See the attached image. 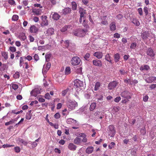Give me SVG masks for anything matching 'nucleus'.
I'll use <instances>...</instances> for the list:
<instances>
[{
  "label": "nucleus",
  "instance_id": "obj_1",
  "mask_svg": "<svg viewBox=\"0 0 156 156\" xmlns=\"http://www.w3.org/2000/svg\"><path fill=\"white\" fill-rule=\"evenodd\" d=\"M74 87L77 92L81 90H83L85 87V86L83 82L80 80L76 79L74 81Z\"/></svg>",
  "mask_w": 156,
  "mask_h": 156
},
{
  "label": "nucleus",
  "instance_id": "obj_2",
  "mask_svg": "<svg viewBox=\"0 0 156 156\" xmlns=\"http://www.w3.org/2000/svg\"><path fill=\"white\" fill-rule=\"evenodd\" d=\"M66 105L68 108L70 110H73L77 106V103L75 101L69 100L67 101Z\"/></svg>",
  "mask_w": 156,
  "mask_h": 156
},
{
  "label": "nucleus",
  "instance_id": "obj_3",
  "mask_svg": "<svg viewBox=\"0 0 156 156\" xmlns=\"http://www.w3.org/2000/svg\"><path fill=\"white\" fill-rule=\"evenodd\" d=\"M66 44V46L68 49L72 52H74L75 50V46L74 44H70L68 40L66 41H65Z\"/></svg>",
  "mask_w": 156,
  "mask_h": 156
},
{
  "label": "nucleus",
  "instance_id": "obj_4",
  "mask_svg": "<svg viewBox=\"0 0 156 156\" xmlns=\"http://www.w3.org/2000/svg\"><path fill=\"white\" fill-rule=\"evenodd\" d=\"M81 61L80 58L77 56L73 57L71 60V64L73 66H76L79 64Z\"/></svg>",
  "mask_w": 156,
  "mask_h": 156
},
{
  "label": "nucleus",
  "instance_id": "obj_5",
  "mask_svg": "<svg viewBox=\"0 0 156 156\" xmlns=\"http://www.w3.org/2000/svg\"><path fill=\"white\" fill-rule=\"evenodd\" d=\"M86 30L81 29L78 30L77 31H74L73 34L74 35L80 37H83L85 35Z\"/></svg>",
  "mask_w": 156,
  "mask_h": 156
},
{
  "label": "nucleus",
  "instance_id": "obj_6",
  "mask_svg": "<svg viewBox=\"0 0 156 156\" xmlns=\"http://www.w3.org/2000/svg\"><path fill=\"white\" fill-rule=\"evenodd\" d=\"M108 131L109 135L111 137H113L115 133L114 126L112 125L109 126L108 128Z\"/></svg>",
  "mask_w": 156,
  "mask_h": 156
},
{
  "label": "nucleus",
  "instance_id": "obj_7",
  "mask_svg": "<svg viewBox=\"0 0 156 156\" xmlns=\"http://www.w3.org/2000/svg\"><path fill=\"white\" fill-rule=\"evenodd\" d=\"M42 22L41 25L42 27L47 26L48 25V21L47 20V17L46 16H41Z\"/></svg>",
  "mask_w": 156,
  "mask_h": 156
},
{
  "label": "nucleus",
  "instance_id": "obj_8",
  "mask_svg": "<svg viewBox=\"0 0 156 156\" xmlns=\"http://www.w3.org/2000/svg\"><path fill=\"white\" fill-rule=\"evenodd\" d=\"M54 29L52 28H49L44 32L46 36H50L54 34Z\"/></svg>",
  "mask_w": 156,
  "mask_h": 156
},
{
  "label": "nucleus",
  "instance_id": "obj_9",
  "mask_svg": "<svg viewBox=\"0 0 156 156\" xmlns=\"http://www.w3.org/2000/svg\"><path fill=\"white\" fill-rule=\"evenodd\" d=\"M41 88L40 87L35 88L33 90L30 92V94L31 96L36 97L38 94L41 93Z\"/></svg>",
  "mask_w": 156,
  "mask_h": 156
},
{
  "label": "nucleus",
  "instance_id": "obj_10",
  "mask_svg": "<svg viewBox=\"0 0 156 156\" xmlns=\"http://www.w3.org/2000/svg\"><path fill=\"white\" fill-rule=\"evenodd\" d=\"M66 122L68 124L75 125L77 126H78L79 125V123L77 122L76 120L72 118H69L67 119Z\"/></svg>",
  "mask_w": 156,
  "mask_h": 156
},
{
  "label": "nucleus",
  "instance_id": "obj_11",
  "mask_svg": "<svg viewBox=\"0 0 156 156\" xmlns=\"http://www.w3.org/2000/svg\"><path fill=\"white\" fill-rule=\"evenodd\" d=\"M51 65V63L49 62L46 65L44 64V65L43 68L42 69V73L44 75L47 72L50 68Z\"/></svg>",
  "mask_w": 156,
  "mask_h": 156
},
{
  "label": "nucleus",
  "instance_id": "obj_12",
  "mask_svg": "<svg viewBox=\"0 0 156 156\" xmlns=\"http://www.w3.org/2000/svg\"><path fill=\"white\" fill-rule=\"evenodd\" d=\"M117 83L115 81H113L110 83L108 85V88L110 90H112L117 85Z\"/></svg>",
  "mask_w": 156,
  "mask_h": 156
},
{
  "label": "nucleus",
  "instance_id": "obj_13",
  "mask_svg": "<svg viewBox=\"0 0 156 156\" xmlns=\"http://www.w3.org/2000/svg\"><path fill=\"white\" fill-rule=\"evenodd\" d=\"M93 65L96 66L101 67L102 65L101 61L98 59L93 60Z\"/></svg>",
  "mask_w": 156,
  "mask_h": 156
},
{
  "label": "nucleus",
  "instance_id": "obj_14",
  "mask_svg": "<svg viewBox=\"0 0 156 156\" xmlns=\"http://www.w3.org/2000/svg\"><path fill=\"white\" fill-rule=\"evenodd\" d=\"M93 55L98 59H99L102 57L103 54L101 52L98 51L94 53L93 54Z\"/></svg>",
  "mask_w": 156,
  "mask_h": 156
},
{
  "label": "nucleus",
  "instance_id": "obj_15",
  "mask_svg": "<svg viewBox=\"0 0 156 156\" xmlns=\"http://www.w3.org/2000/svg\"><path fill=\"white\" fill-rule=\"evenodd\" d=\"M30 31L31 33H36L38 30V28L34 25L31 26L30 29Z\"/></svg>",
  "mask_w": 156,
  "mask_h": 156
},
{
  "label": "nucleus",
  "instance_id": "obj_16",
  "mask_svg": "<svg viewBox=\"0 0 156 156\" xmlns=\"http://www.w3.org/2000/svg\"><path fill=\"white\" fill-rule=\"evenodd\" d=\"M121 96L123 97L124 98H127L128 99H130L131 98L130 96L129 95L128 92L126 91H124L122 92L121 94Z\"/></svg>",
  "mask_w": 156,
  "mask_h": 156
},
{
  "label": "nucleus",
  "instance_id": "obj_17",
  "mask_svg": "<svg viewBox=\"0 0 156 156\" xmlns=\"http://www.w3.org/2000/svg\"><path fill=\"white\" fill-rule=\"evenodd\" d=\"M68 148L70 150L75 151L76 149V147L73 143H70L68 145Z\"/></svg>",
  "mask_w": 156,
  "mask_h": 156
},
{
  "label": "nucleus",
  "instance_id": "obj_18",
  "mask_svg": "<svg viewBox=\"0 0 156 156\" xmlns=\"http://www.w3.org/2000/svg\"><path fill=\"white\" fill-rule=\"evenodd\" d=\"M156 80V77L151 76L147 79L146 80V81L148 83H151L153 81Z\"/></svg>",
  "mask_w": 156,
  "mask_h": 156
},
{
  "label": "nucleus",
  "instance_id": "obj_19",
  "mask_svg": "<svg viewBox=\"0 0 156 156\" xmlns=\"http://www.w3.org/2000/svg\"><path fill=\"white\" fill-rule=\"evenodd\" d=\"M147 54L148 55H149L151 57H154V55L153 50L151 48L148 49L147 51Z\"/></svg>",
  "mask_w": 156,
  "mask_h": 156
},
{
  "label": "nucleus",
  "instance_id": "obj_20",
  "mask_svg": "<svg viewBox=\"0 0 156 156\" xmlns=\"http://www.w3.org/2000/svg\"><path fill=\"white\" fill-rule=\"evenodd\" d=\"M82 142V139L79 137H76L74 140V143L76 144H80Z\"/></svg>",
  "mask_w": 156,
  "mask_h": 156
},
{
  "label": "nucleus",
  "instance_id": "obj_21",
  "mask_svg": "<svg viewBox=\"0 0 156 156\" xmlns=\"http://www.w3.org/2000/svg\"><path fill=\"white\" fill-rule=\"evenodd\" d=\"M79 12L80 14L81 17H83L84 14L86 13V10L81 7L79 9Z\"/></svg>",
  "mask_w": 156,
  "mask_h": 156
},
{
  "label": "nucleus",
  "instance_id": "obj_22",
  "mask_svg": "<svg viewBox=\"0 0 156 156\" xmlns=\"http://www.w3.org/2000/svg\"><path fill=\"white\" fill-rule=\"evenodd\" d=\"M94 151V147L92 146H90L88 147L86 150V152L88 154H90L92 153Z\"/></svg>",
  "mask_w": 156,
  "mask_h": 156
},
{
  "label": "nucleus",
  "instance_id": "obj_23",
  "mask_svg": "<svg viewBox=\"0 0 156 156\" xmlns=\"http://www.w3.org/2000/svg\"><path fill=\"white\" fill-rule=\"evenodd\" d=\"M71 11V9L70 8H66L63 10L62 13L63 14L66 15L69 13Z\"/></svg>",
  "mask_w": 156,
  "mask_h": 156
},
{
  "label": "nucleus",
  "instance_id": "obj_24",
  "mask_svg": "<svg viewBox=\"0 0 156 156\" xmlns=\"http://www.w3.org/2000/svg\"><path fill=\"white\" fill-rule=\"evenodd\" d=\"M110 29L112 31H114L115 30L116 26L114 22L112 23L110 25Z\"/></svg>",
  "mask_w": 156,
  "mask_h": 156
},
{
  "label": "nucleus",
  "instance_id": "obj_25",
  "mask_svg": "<svg viewBox=\"0 0 156 156\" xmlns=\"http://www.w3.org/2000/svg\"><path fill=\"white\" fill-rule=\"evenodd\" d=\"M52 17L54 20H57L59 18L60 16L57 13L54 12Z\"/></svg>",
  "mask_w": 156,
  "mask_h": 156
},
{
  "label": "nucleus",
  "instance_id": "obj_26",
  "mask_svg": "<svg viewBox=\"0 0 156 156\" xmlns=\"http://www.w3.org/2000/svg\"><path fill=\"white\" fill-rule=\"evenodd\" d=\"M120 58V56L119 54L117 53L114 55V59L115 62H118L119 61Z\"/></svg>",
  "mask_w": 156,
  "mask_h": 156
},
{
  "label": "nucleus",
  "instance_id": "obj_27",
  "mask_svg": "<svg viewBox=\"0 0 156 156\" xmlns=\"http://www.w3.org/2000/svg\"><path fill=\"white\" fill-rule=\"evenodd\" d=\"M71 69L69 66L66 67L65 70V73L66 75H68L71 73Z\"/></svg>",
  "mask_w": 156,
  "mask_h": 156
},
{
  "label": "nucleus",
  "instance_id": "obj_28",
  "mask_svg": "<svg viewBox=\"0 0 156 156\" xmlns=\"http://www.w3.org/2000/svg\"><path fill=\"white\" fill-rule=\"evenodd\" d=\"M96 103L93 102L92 103L90 106V111H93L96 108Z\"/></svg>",
  "mask_w": 156,
  "mask_h": 156
},
{
  "label": "nucleus",
  "instance_id": "obj_29",
  "mask_svg": "<svg viewBox=\"0 0 156 156\" xmlns=\"http://www.w3.org/2000/svg\"><path fill=\"white\" fill-rule=\"evenodd\" d=\"M41 12V10L40 9H34L33 10L34 13L37 15H40Z\"/></svg>",
  "mask_w": 156,
  "mask_h": 156
},
{
  "label": "nucleus",
  "instance_id": "obj_30",
  "mask_svg": "<svg viewBox=\"0 0 156 156\" xmlns=\"http://www.w3.org/2000/svg\"><path fill=\"white\" fill-rule=\"evenodd\" d=\"M105 59L107 61H108L110 63H112V61L111 60V57H110L109 54H108L106 55L105 57Z\"/></svg>",
  "mask_w": 156,
  "mask_h": 156
},
{
  "label": "nucleus",
  "instance_id": "obj_31",
  "mask_svg": "<svg viewBox=\"0 0 156 156\" xmlns=\"http://www.w3.org/2000/svg\"><path fill=\"white\" fill-rule=\"evenodd\" d=\"M149 69V67L147 65H145L143 66H141L140 68V70H148Z\"/></svg>",
  "mask_w": 156,
  "mask_h": 156
},
{
  "label": "nucleus",
  "instance_id": "obj_32",
  "mask_svg": "<svg viewBox=\"0 0 156 156\" xmlns=\"http://www.w3.org/2000/svg\"><path fill=\"white\" fill-rule=\"evenodd\" d=\"M100 84L99 82H97L95 84L94 90H98L100 87Z\"/></svg>",
  "mask_w": 156,
  "mask_h": 156
},
{
  "label": "nucleus",
  "instance_id": "obj_33",
  "mask_svg": "<svg viewBox=\"0 0 156 156\" xmlns=\"http://www.w3.org/2000/svg\"><path fill=\"white\" fill-rule=\"evenodd\" d=\"M10 87L14 90H16L18 88V86L16 84L12 83L10 85Z\"/></svg>",
  "mask_w": 156,
  "mask_h": 156
},
{
  "label": "nucleus",
  "instance_id": "obj_34",
  "mask_svg": "<svg viewBox=\"0 0 156 156\" xmlns=\"http://www.w3.org/2000/svg\"><path fill=\"white\" fill-rule=\"evenodd\" d=\"M69 89L68 88H67L66 90H63L62 92V95L63 96H64L66 94L69 92Z\"/></svg>",
  "mask_w": 156,
  "mask_h": 156
},
{
  "label": "nucleus",
  "instance_id": "obj_35",
  "mask_svg": "<svg viewBox=\"0 0 156 156\" xmlns=\"http://www.w3.org/2000/svg\"><path fill=\"white\" fill-rule=\"evenodd\" d=\"M68 28H69V26H66L63 27L61 29V31L62 32H64L66 31Z\"/></svg>",
  "mask_w": 156,
  "mask_h": 156
},
{
  "label": "nucleus",
  "instance_id": "obj_36",
  "mask_svg": "<svg viewBox=\"0 0 156 156\" xmlns=\"http://www.w3.org/2000/svg\"><path fill=\"white\" fill-rule=\"evenodd\" d=\"M51 56V54H47L45 55V59L46 61L48 62L49 61V59Z\"/></svg>",
  "mask_w": 156,
  "mask_h": 156
},
{
  "label": "nucleus",
  "instance_id": "obj_37",
  "mask_svg": "<svg viewBox=\"0 0 156 156\" xmlns=\"http://www.w3.org/2000/svg\"><path fill=\"white\" fill-rule=\"evenodd\" d=\"M7 42L9 43L11 45H12L14 43V41L13 38H9L7 41Z\"/></svg>",
  "mask_w": 156,
  "mask_h": 156
},
{
  "label": "nucleus",
  "instance_id": "obj_38",
  "mask_svg": "<svg viewBox=\"0 0 156 156\" xmlns=\"http://www.w3.org/2000/svg\"><path fill=\"white\" fill-rule=\"evenodd\" d=\"M76 4L75 2H72V7L73 10H75L76 9Z\"/></svg>",
  "mask_w": 156,
  "mask_h": 156
},
{
  "label": "nucleus",
  "instance_id": "obj_39",
  "mask_svg": "<svg viewBox=\"0 0 156 156\" xmlns=\"http://www.w3.org/2000/svg\"><path fill=\"white\" fill-rule=\"evenodd\" d=\"M8 2L10 5H16L15 2L14 0H8Z\"/></svg>",
  "mask_w": 156,
  "mask_h": 156
},
{
  "label": "nucleus",
  "instance_id": "obj_40",
  "mask_svg": "<svg viewBox=\"0 0 156 156\" xmlns=\"http://www.w3.org/2000/svg\"><path fill=\"white\" fill-rule=\"evenodd\" d=\"M133 22L134 24L137 26H139L140 24L139 21L136 19H134L133 21Z\"/></svg>",
  "mask_w": 156,
  "mask_h": 156
},
{
  "label": "nucleus",
  "instance_id": "obj_41",
  "mask_svg": "<svg viewBox=\"0 0 156 156\" xmlns=\"http://www.w3.org/2000/svg\"><path fill=\"white\" fill-rule=\"evenodd\" d=\"M19 18L18 16L17 15H14L12 17V20L13 21H16Z\"/></svg>",
  "mask_w": 156,
  "mask_h": 156
},
{
  "label": "nucleus",
  "instance_id": "obj_42",
  "mask_svg": "<svg viewBox=\"0 0 156 156\" xmlns=\"http://www.w3.org/2000/svg\"><path fill=\"white\" fill-rule=\"evenodd\" d=\"M26 118L27 119L29 120L31 118V116L30 113H27L26 114Z\"/></svg>",
  "mask_w": 156,
  "mask_h": 156
},
{
  "label": "nucleus",
  "instance_id": "obj_43",
  "mask_svg": "<svg viewBox=\"0 0 156 156\" xmlns=\"http://www.w3.org/2000/svg\"><path fill=\"white\" fill-rule=\"evenodd\" d=\"M19 142L23 144V145L25 146L27 145L28 143L27 142L24 141L22 139H20L19 140Z\"/></svg>",
  "mask_w": 156,
  "mask_h": 156
},
{
  "label": "nucleus",
  "instance_id": "obj_44",
  "mask_svg": "<svg viewBox=\"0 0 156 156\" xmlns=\"http://www.w3.org/2000/svg\"><path fill=\"white\" fill-rule=\"evenodd\" d=\"M13 76L15 78H18L19 77V73L18 72H16L13 75Z\"/></svg>",
  "mask_w": 156,
  "mask_h": 156
},
{
  "label": "nucleus",
  "instance_id": "obj_45",
  "mask_svg": "<svg viewBox=\"0 0 156 156\" xmlns=\"http://www.w3.org/2000/svg\"><path fill=\"white\" fill-rule=\"evenodd\" d=\"M14 150L16 153H19L20 151V148L18 147H15L14 148Z\"/></svg>",
  "mask_w": 156,
  "mask_h": 156
},
{
  "label": "nucleus",
  "instance_id": "obj_46",
  "mask_svg": "<svg viewBox=\"0 0 156 156\" xmlns=\"http://www.w3.org/2000/svg\"><path fill=\"white\" fill-rule=\"evenodd\" d=\"M9 49L12 52H15L16 51V48L14 47H10L9 48Z\"/></svg>",
  "mask_w": 156,
  "mask_h": 156
},
{
  "label": "nucleus",
  "instance_id": "obj_47",
  "mask_svg": "<svg viewBox=\"0 0 156 156\" xmlns=\"http://www.w3.org/2000/svg\"><path fill=\"white\" fill-rule=\"evenodd\" d=\"M121 97L119 96L116 97L114 99V101L116 102H118L121 100Z\"/></svg>",
  "mask_w": 156,
  "mask_h": 156
},
{
  "label": "nucleus",
  "instance_id": "obj_48",
  "mask_svg": "<svg viewBox=\"0 0 156 156\" xmlns=\"http://www.w3.org/2000/svg\"><path fill=\"white\" fill-rule=\"evenodd\" d=\"M138 11L139 13L140 16H142L143 15L142 9L141 8H139L138 9Z\"/></svg>",
  "mask_w": 156,
  "mask_h": 156
},
{
  "label": "nucleus",
  "instance_id": "obj_49",
  "mask_svg": "<svg viewBox=\"0 0 156 156\" xmlns=\"http://www.w3.org/2000/svg\"><path fill=\"white\" fill-rule=\"evenodd\" d=\"M2 56L4 57L5 59H6L8 58V55L6 53L3 52L2 53Z\"/></svg>",
  "mask_w": 156,
  "mask_h": 156
},
{
  "label": "nucleus",
  "instance_id": "obj_50",
  "mask_svg": "<svg viewBox=\"0 0 156 156\" xmlns=\"http://www.w3.org/2000/svg\"><path fill=\"white\" fill-rule=\"evenodd\" d=\"M122 101V103H126L127 102L129 99H128L127 98H125Z\"/></svg>",
  "mask_w": 156,
  "mask_h": 156
},
{
  "label": "nucleus",
  "instance_id": "obj_51",
  "mask_svg": "<svg viewBox=\"0 0 156 156\" xmlns=\"http://www.w3.org/2000/svg\"><path fill=\"white\" fill-rule=\"evenodd\" d=\"M45 98L46 99H50L51 98V96L48 93L46 94L45 96Z\"/></svg>",
  "mask_w": 156,
  "mask_h": 156
},
{
  "label": "nucleus",
  "instance_id": "obj_52",
  "mask_svg": "<svg viewBox=\"0 0 156 156\" xmlns=\"http://www.w3.org/2000/svg\"><path fill=\"white\" fill-rule=\"evenodd\" d=\"M34 58L36 61H37L39 59V57L38 55L35 54L34 56Z\"/></svg>",
  "mask_w": 156,
  "mask_h": 156
},
{
  "label": "nucleus",
  "instance_id": "obj_53",
  "mask_svg": "<svg viewBox=\"0 0 156 156\" xmlns=\"http://www.w3.org/2000/svg\"><path fill=\"white\" fill-rule=\"evenodd\" d=\"M60 117V115L59 113H56L54 115V117L56 119H58Z\"/></svg>",
  "mask_w": 156,
  "mask_h": 156
},
{
  "label": "nucleus",
  "instance_id": "obj_54",
  "mask_svg": "<svg viewBox=\"0 0 156 156\" xmlns=\"http://www.w3.org/2000/svg\"><path fill=\"white\" fill-rule=\"evenodd\" d=\"M114 37L115 38H118L120 37V34L118 33H115L114 34Z\"/></svg>",
  "mask_w": 156,
  "mask_h": 156
},
{
  "label": "nucleus",
  "instance_id": "obj_55",
  "mask_svg": "<svg viewBox=\"0 0 156 156\" xmlns=\"http://www.w3.org/2000/svg\"><path fill=\"white\" fill-rule=\"evenodd\" d=\"M148 8L146 7H144V11L146 15H147L148 14Z\"/></svg>",
  "mask_w": 156,
  "mask_h": 156
},
{
  "label": "nucleus",
  "instance_id": "obj_56",
  "mask_svg": "<svg viewBox=\"0 0 156 156\" xmlns=\"http://www.w3.org/2000/svg\"><path fill=\"white\" fill-rule=\"evenodd\" d=\"M13 146L12 145L9 144H4L3 145L2 147L3 148H5L6 147H11Z\"/></svg>",
  "mask_w": 156,
  "mask_h": 156
},
{
  "label": "nucleus",
  "instance_id": "obj_57",
  "mask_svg": "<svg viewBox=\"0 0 156 156\" xmlns=\"http://www.w3.org/2000/svg\"><path fill=\"white\" fill-rule=\"evenodd\" d=\"M148 99V97L147 95H146L144 97L143 100L144 101L146 102L147 101Z\"/></svg>",
  "mask_w": 156,
  "mask_h": 156
},
{
  "label": "nucleus",
  "instance_id": "obj_58",
  "mask_svg": "<svg viewBox=\"0 0 156 156\" xmlns=\"http://www.w3.org/2000/svg\"><path fill=\"white\" fill-rule=\"evenodd\" d=\"M34 6L35 7H39L40 8H42L43 7L42 6L39 4H35Z\"/></svg>",
  "mask_w": 156,
  "mask_h": 156
},
{
  "label": "nucleus",
  "instance_id": "obj_59",
  "mask_svg": "<svg viewBox=\"0 0 156 156\" xmlns=\"http://www.w3.org/2000/svg\"><path fill=\"white\" fill-rule=\"evenodd\" d=\"M115 145V144L114 142H112L110 144V145H109L108 146L109 148L110 149H112V146L114 145Z\"/></svg>",
  "mask_w": 156,
  "mask_h": 156
},
{
  "label": "nucleus",
  "instance_id": "obj_60",
  "mask_svg": "<svg viewBox=\"0 0 156 156\" xmlns=\"http://www.w3.org/2000/svg\"><path fill=\"white\" fill-rule=\"evenodd\" d=\"M15 45L17 47H20L21 45V43L19 41H17L15 42Z\"/></svg>",
  "mask_w": 156,
  "mask_h": 156
},
{
  "label": "nucleus",
  "instance_id": "obj_61",
  "mask_svg": "<svg viewBox=\"0 0 156 156\" xmlns=\"http://www.w3.org/2000/svg\"><path fill=\"white\" fill-rule=\"evenodd\" d=\"M150 88L151 89H154L156 88V84H151L150 87Z\"/></svg>",
  "mask_w": 156,
  "mask_h": 156
},
{
  "label": "nucleus",
  "instance_id": "obj_62",
  "mask_svg": "<svg viewBox=\"0 0 156 156\" xmlns=\"http://www.w3.org/2000/svg\"><path fill=\"white\" fill-rule=\"evenodd\" d=\"M23 3L25 6L27 5L28 3V0H23Z\"/></svg>",
  "mask_w": 156,
  "mask_h": 156
},
{
  "label": "nucleus",
  "instance_id": "obj_63",
  "mask_svg": "<svg viewBox=\"0 0 156 156\" xmlns=\"http://www.w3.org/2000/svg\"><path fill=\"white\" fill-rule=\"evenodd\" d=\"M136 46V44L135 43H133L131 44L130 46V48L131 49H134Z\"/></svg>",
  "mask_w": 156,
  "mask_h": 156
},
{
  "label": "nucleus",
  "instance_id": "obj_64",
  "mask_svg": "<svg viewBox=\"0 0 156 156\" xmlns=\"http://www.w3.org/2000/svg\"><path fill=\"white\" fill-rule=\"evenodd\" d=\"M90 56V54L89 53H87L84 56L86 60H87V59L89 58Z\"/></svg>",
  "mask_w": 156,
  "mask_h": 156
}]
</instances>
